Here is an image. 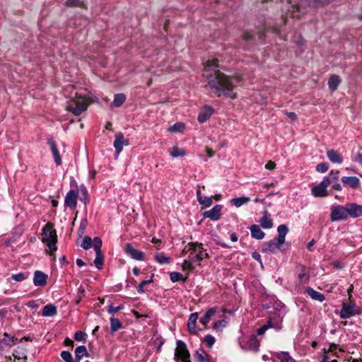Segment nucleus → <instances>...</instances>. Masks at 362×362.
Wrapping results in <instances>:
<instances>
[{
	"label": "nucleus",
	"instance_id": "f257e3e1",
	"mask_svg": "<svg viewBox=\"0 0 362 362\" xmlns=\"http://www.w3.org/2000/svg\"><path fill=\"white\" fill-rule=\"evenodd\" d=\"M217 59L208 60L204 64V76L207 78L208 85L217 96L221 95L235 98L236 94L233 92L235 83L240 81V76H228L218 69Z\"/></svg>",
	"mask_w": 362,
	"mask_h": 362
},
{
	"label": "nucleus",
	"instance_id": "f03ea898",
	"mask_svg": "<svg viewBox=\"0 0 362 362\" xmlns=\"http://www.w3.org/2000/svg\"><path fill=\"white\" fill-rule=\"evenodd\" d=\"M42 236V241L52 252L57 250V235L53 223L49 222L43 227Z\"/></svg>",
	"mask_w": 362,
	"mask_h": 362
},
{
	"label": "nucleus",
	"instance_id": "7ed1b4c3",
	"mask_svg": "<svg viewBox=\"0 0 362 362\" xmlns=\"http://www.w3.org/2000/svg\"><path fill=\"white\" fill-rule=\"evenodd\" d=\"M88 103L87 99L81 95H76L69 102L66 110L74 115L79 116L87 110Z\"/></svg>",
	"mask_w": 362,
	"mask_h": 362
},
{
	"label": "nucleus",
	"instance_id": "20e7f679",
	"mask_svg": "<svg viewBox=\"0 0 362 362\" xmlns=\"http://www.w3.org/2000/svg\"><path fill=\"white\" fill-rule=\"evenodd\" d=\"M187 251H189V259L192 262H200L203 259L208 257V254L204 249L202 243L192 242L187 244Z\"/></svg>",
	"mask_w": 362,
	"mask_h": 362
},
{
	"label": "nucleus",
	"instance_id": "39448f33",
	"mask_svg": "<svg viewBox=\"0 0 362 362\" xmlns=\"http://www.w3.org/2000/svg\"><path fill=\"white\" fill-rule=\"evenodd\" d=\"M361 314V310L353 301L349 303H344L339 312V316L341 319H347L351 317L358 315Z\"/></svg>",
	"mask_w": 362,
	"mask_h": 362
},
{
	"label": "nucleus",
	"instance_id": "423d86ee",
	"mask_svg": "<svg viewBox=\"0 0 362 362\" xmlns=\"http://www.w3.org/2000/svg\"><path fill=\"white\" fill-rule=\"evenodd\" d=\"M346 204L332 206L330 213V221L332 222L344 221L349 217Z\"/></svg>",
	"mask_w": 362,
	"mask_h": 362
},
{
	"label": "nucleus",
	"instance_id": "0eeeda50",
	"mask_svg": "<svg viewBox=\"0 0 362 362\" xmlns=\"http://www.w3.org/2000/svg\"><path fill=\"white\" fill-rule=\"evenodd\" d=\"M190 358V354L187 349L186 344L182 340L177 341V347L175 349V360L179 362L180 360L184 361Z\"/></svg>",
	"mask_w": 362,
	"mask_h": 362
},
{
	"label": "nucleus",
	"instance_id": "6e6552de",
	"mask_svg": "<svg viewBox=\"0 0 362 362\" xmlns=\"http://www.w3.org/2000/svg\"><path fill=\"white\" fill-rule=\"evenodd\" d=\"M284 243H279L278 238H274L269 241L264 243L262 251L265 253H276L278 252Z\"/></svg>",
	"mask_w": 362,
	"mask_h": 362
},
{
	"label": "nucleus",
	"instance_id": "1a4fd4ad",
	"mask_svg": "<svg viewBox=\"0 0 362 362\" xmlns=\"http://www.w3.org/2000/svg\"><path fill=\"white\" fill-rule=\"evenodd\" d=\"M329 186L328 180H322L321 182L313 187L311 189L312 194L315 197H325L327 196V188Z\"/></svg>",
	"mask_w": 362,
	"mask_h": 362
},
{
	"label": "nucleus",
	"instance_id": "9d476101",
	"mask_svg": "<svg viewBox=\"0 0 362 362\" xmlns=\"http://www.w3.org/2000/svg\"><path fill=\"white\" fill-rule=\"evenodd\" d=\"M124 252L134 259L140 261L144 259V253L142 251L134 248L130 243H127L125 245Z\"/></svg>",
	"mask_w": 362,
	"mask_h": 362
},
{
	"label": "nucleus",
	"instance_id": "9b49d317",
	"mask_svg": "<svg viewBox=\"0 0 362 362\" xmlns=\"http://www.w3.org/2000/svg\"><path fill=\"white\" fill-rule=\"evenodd\" d=\"M335 0H301L300 3L296 6L297 10L304 5H308L313 7L324 6L328 5Z\"/></svg>",
	"mask_w": 362,
	"mask_h": 362
},
{
	"label": "nucleus",
	"instance_id": "f8f14e48",
	"mask_svg": "<svg viewBox=\"0 0 362 362\" xmlns=\"http://www.w3.org/2000/svg\"><path fill=\"white\" fill-rule=\"evenodd\" d=\"M129 144V140L124 139V134L122 132L116 134L113 145L117 154H119L124 146H128Z\"/></svg>",
	"mask_w": 362,
	"mask_h": 362
},
{
	"label": "nucleus",
	"instance_id": "ddd939ff",
	"mask_svg": "<svg viewBox=\"0 0 362 362\" xmlns=\"http://www.w3.org/2000/svg\"><path fill=\"white\" fill-rule=\"evenodd\" d=\"M77 197L78 194L75 190H69L64 199V206L72 209H76L77 206Z\"/></svg>",
	"mask_w": 362,
	"mask_h": 362
},
{
	"label": "nucleus",
	"instance_id": "4468645a",
	"mask_svg": "<svg viewBox=\"0 0 362 362\" xmlns=\"http://www.w3.org/2000/svg\"><path fill=\"white\" fill-rule=\"evenodd\" d=\"M222 209V206L220 204L215 205L211 209L206 211L203 213L204 218H208L211 221H218L220 219Z\"/></svg>",
	"mask_w": 362,
	"mask_h": 362
},
{
	"label": "nucleus",
	"instance_id": "2eb2a0df",
	"mask_svg": "<svg viewBox=\"0 0 362 362\" xmlns=\"http://www.w3.org/2000/svg\"><path fill=\"white\" fill-rule=\"evenodd\" d=\"M47 144L50 147L51 152L53 155L54 163L57 165H61L62 163V158L59 154L57 146L53 138L50 137L47 139Z\"/></svg>",
	"mask_w": 362,
	"mask_h": 362
},
{
	"label": "nucleus",
	"instance_id": "dca6fc26",
	"mask_svg": "<svg viewBox=\"0 0 362 362\" xmlns=\"http://www.w3.org/2000/svg\"><path fill=\"white\" fill-rule=\"evenodd\" d=\"M348 216L352 218H357L362 216V205L356 203H347Z\"/></svg>",
	"mask_w": 362,
	"mask_h": 362
},
{
	"label": "nucleus",
	"instance_id": "f3484780",
	"mask_svg": "<svg viewBox=\"0 0 362 362\" xmlns=\"http://www.w3.org/2000/svg\"><path fill=\"white\" fill-rule=\"evenodd\" d=\"M214 113V109L210 105H204L200 111L197 119L200 123L206 122Z\"/></svg>",
	"mask_w": 362,
	"mask_h": 362
},
{
	"label": "nucleus",
	"instance_id": "a211bd4d",
	"mask_svg": "<svg viewBox=\"0 0 362 362\" xmlns=\"http://www.w3.org/2000/svg\"><path fill=\"white\" fill-rule=\"evenodd\" d=\"M47 278L44 272L37 270L34 273L33 284L35 286H44L47 284Z\"/></svg>",
	"mask_w": 362,
	"mask_h": 362
},
{
	"label": "nucleus",
	"instance_id": "6ab92c4d",
	"mask_svg": "<svg viewBox=\"0 0 362 362\" xmlns=\"http://www.w3.org/2000/svg\"><path fill=\"white\" fill-rule=\"evenodd\" d=\"M198 319V314L197 313H192L189 315L188 322H187V327L188 330L190 334H197L199 329L197 328V321Z\"/></svg>",
	"mask_w": 362,
	"mask_h": 362
},
{
	"label": "nucleus",
	"instance_id": "aec40b11",
	"mask_svg": "<svg viewBox=\"0 0 362 362\" xmlns=\"http://www.w3.org/2000/svg\"><path fill=\"white\" fill-rule=\"evenodd\" d=\"M341 182L344 185H347L354 189L359 188L361 185L360 180L355 176H344L341 178Z\"/></svg>",
	"mask_w": 362,
	"mask_h": 362
},
{
	"label": "nucleus",
	"instance_id": "412c9836",
	"mask_svg": "<svg viewBox=\"0 0 362 362\" xmlns=\"http://www.w3.org/2000/svg\"><path fill=\"white\" fill-rule=\"evenodd\" d=\"M297 278L300 283H307L310 279V275L306 272V267L302 264L296 267Z\"/></svg>",
	"mask_w": 362,
	"mask_h": 362
},
{
	"label": "nucleus",
	"instance_id": "4be33fe9",
	"mask_svg": "<svg viewBox=\"0 0 362 362\" xmlns=\"http://www.w3.org/2000/svg\"><path fill=\"white\" fill-rule=\"evenodd\" d=\"M327 156L329 160L333 163L341 164L343 162V158L341 155L334 149L327 150Z\"/></svg>",
	"mask_w": 362,
	"mask_h": 362
},
{
	"label": "nucleus",
	"instance_id": "5701e85b",
	"mask_svg": "<svg viewBox=\"0 0 362 362\" xmlns=\"http://www.w3.org/2000/svg\"><path fill=\"white\" fill-rule=\"evenodd\" d=\"M260 226L264 229H270L273 226V221L269 216V213L267 209H265L263 212V216L259 220Z\"/></svg>",
	"mask_w": 362,
	"mask_h": 362
},
{
	"label": "nucleus",
	"instance_id": "b1692460",
	"mask_svg": "<svg viewBox=\"0 0 362 362\" xmlns=\"http://www.w3.org/2000/svg\"><path fill=\"white\" fill-rule=\"evenodd\" d=\"M217 311V308L216 307H213L207 310L204 316L200 318V322L204 326L206 327L207 324L209 322L211 318L216 314Z\"/></svg>",
	"mask_w": 362,
	"mask_h": 362
},
{
	"label": "nucleus",
	"instance_id": "393cba45",
	"mask_svg": "<svg viewBox=\"0 0 362 362\" xmlns=\"http://www.w3.org/2000/svg\"><path fill=\"white\" fill-rule=\"evenodd\" d=\"M250 230L253 238L257 240H262L264 238L265 233L261 230L258 225H252L250 227Z\"/></svg>",
	"mask_w": 362,
	"mask_h": 362
},
{
	"label": "nucleus",
	"instance_id": "a878e982",
	"mask_svg": "<svg viewBox=\"0 0 362 362\" xmlns=\"http://www.w3.org/2000/svg\"><path fill=\"white\" fill-rule=\"evenodd\" d=\"M305 292L308 296H310L312 299L317 300L319 302H322L325 299L324 294L314 290L311 287H308L305 290Z\"/></svg>",
	"mask_w": 362,
	"mask_h": 362
},
{
	"label": "nucleus",
	"instance_id": "bb28decb",
	"mask_svg": "<svg viewBox=\"0 0 362 362\" xmlns=\"http://www.w3.org/2000/svg\"><path fill=\"white\" fill-rule=\"evenodd\" d=\"M17 340L18 339L15 338L14 336L10 335L8 333L5 332L4 334V338L1 339V343L3 345L11 347L14 344H16Z\"/></svg>",
	"mask_w": 362,
	"mask_h": 362
},
{
	"label": "nucleus",
	"instance_id": "cd10ccee",
	"mask_svg": "<svg viewBox=\"0 0 362 362\" xmlns=\"http://www.w3.org/2000/svg\"><path fill=\"white\" fill-rule=\"evenodd\" d=\"M57 314V307L52 304H47L44 306L42 315L44 317H52Z\"/></svg>",
	"mask_w": 362,
	"mask_h": 362
},
{
	"label": "nucleus",
	"instance_id": "c85d7f7f",
	"mask_svg": "<svg viewBox=\"0 0 362 362\" xmlns=\"http://www.w3.org/2000/svg\"><path fill=\"white\" fill-rule=\"evenodd\" d=\"M277 231L279 233V235L276 238L279 239V243H285V238L286 234L288 233V228L285 224H281L278 226Z\"/></svg>",
	"mask_w": 362,
	"mask_h": 362
},
{
	"label": "nucleus",
	"instance_id": "c756f323",
	"mask_svg": "<svg viewBox=\"0 0 362 362\" xmlns=\"http://www.w3.org/2000/svg\"><path fill=\"white\" fill-rule=\"evenodd\" d=\"M194 358L198 362H209V355L203 349L197 351Z\"/></svg>",
	"mask_w": 362,
	"mask_h": 362
},
{
	"label": "nucleus",
	"instance_id": "7c9ffc66",
	"mask_svg": "<svg viewBox=\"0 0 362 362\" xmlns=\"http://www.w3.org/2000/svg\"><path fill=\"white\" fill-rule=\"evenodd\" d=\"M341 83V78L338 75H332L330 76L328 81V86L332 90L337 89L339 85Z\"/></svg>",
	"mask_w": 362,
	"mask_h": 362
},
{
	"label": "nucleus",
	"instance_id": "2f4dec72",
	"mask_svg": "<svg viewBox=\"0 0 362 362\" xmlns=\"http://www.w3.org/2000/svg\"><path fill=\"white\" fill-rule=\"evenodd\" d=\"M76 361L79 362L83 356H88L87 349L85 346H79L75 349Z\"/></svg>",
	"mask_w": 362,
	"mask_h": 362
},
{
	"label": "nucleus",
	"instance_id": "473e14b6",
	"mask_svg": "<svg viewBox=\"0 0 362 362\" xmlns=\"http://www.w3.org/2000/svg\"><path fill=\"white\" fill-rule=\"evenodd\" d=\"M126 100V95L124 93H117L114 96L113 102L111 105L114 107H121Z\"/></svg>",
	"mask_w": 362,
	"mask_h": 362
},
{
	"label": "nucleus",
	"instance_id": "72a5a7b5",
	"mask_svg": "<svg viewBox=\"0 0 362 362\" xmlns=\"http://www.w3.org/2000/svg\"><path fill=\"white\" fill-rule=\"evenodd\" d=\"M276 357L281 362H296L295 360L290 356L288 352L281 351L276 354Z\"/></svg>",
	"mask_w": 362,
	"mask_h": 362
},
{
	"label": "nucleus",
	"instance_id": "f704fd0d",
	"mask_svg": "<svg viewBox=\"0 0 362 362\" xmlns=\"http://www.w3.org/2000/svg\"><path fill=\"white\" fill-rule=\"evenodd\" d=\"M247 345L249 349L253 351H257L259 350V342L255 335L250 337Z\"/></svg>",
	"mask_w": 362,
	"mask_h": 362
},
{
	"label": "nucleus",
	"instance_id": "c9c22d12",
	"mask_svg": "<svg viewBox=\"0 0 362 362\" xmlns=\"http://www.w3.org/2000/svg\"><path fill=\"white\" fill-rule=\"evenodd\" d=\"M250 200V197H240L232 199L230 202L236 207H240L242 205L249 202Z\"/></svg>",
	"mask_w": 362,
	"mask_h": 362
},
{
	"label": "nucleus",
	"instance_id": "e433bc0d",
	"mask_svg": "<svg viewBox=\"0 0 362 362\" xmlns=\"http://www.w3.org/2000/svg\"><path fill=\"white\" fill-rule=\"evenodd\" d=\"M110 320V330H111L112 334H113L117 330H118L122 327V324L119 320V319L115 318V317H111Z\"/></svg>",
	"mask_w": 362,
	"mask_h": 362
},
{
	"label": "nucleus",
	"instance_id": "4c0bfd02",
	"mask_svg": "<svg viewBox=\"0 0 362 362\" xmlns=\"http://www.w3.org/2000/svg\"><path fill=\"white\" fill-rule=\"evenodd\" d=\"M155 259L160 264H168L170 262V257H167L163 252L156 253Z\"/></svg>",
	"mask_w": 362,
	"mask_h": 362
},
{
	"label": "nucleus",
	"instance_id": "58836bf2",
	"mask_svg": "<svg viewBox=\"0 0 362 362\" xmlns=\"http://www.w3.org/2000/svg\"><path fill=\"white\" fill-rule=\"evenodd\" d=\"M339 177V170H331L328 175V176L325 177L323 180H328L329 185L335 181H337Z\"/></svg>",
	"mask_w": 362,
	"mask_h": 362
},
{
	"label": "nucleus",
	"instance_id": "ea45409f",
	"mask_svg": "<svg viewBox=\"0 0 362 362\" xmlns=\"http://www.w3.org/2000/svg\"><path fill=\"white\" fill-rule=\"evenodd\" d=\"M185 155V150L183 148H180L177 146H173L170 152V156L173 158L182 157Z\"/></svg>",
	"mask_w": 362,
	"mask_h": 362
},
{
	"label": "nucleus",
	"instance_id": "a19ab883",
	"mask_svg": "<svg viewBox=\"0 0 362 362\" xmlns=\"http://www.w3.org/2000/svg\"><path fill=\"white\" fill-rule=\"evenodd\" d=\"M94 264L95 267L100 269L103 267V265L104 264V256L101 252H95V258L94 259Z\"/></svg>",
	"mask_w": 362,
	"mask_h": 362
},
{
	"label": "nucleus",
	"instance_id": "79ce46f5",
	"mask_svg": "<svg viewBox=\"0 0 362 362\" xmlns=\"http://www.w3.org/2000/svg\"><path fill=\"white\" fill-rule=\"evenodd\" d=\"M79 192L81 194V197H80V200L83 202L85 204L88 203L89 198L88 191L84 186H81L78 189Z\"/></svg>",
	"mask_w": 362,
	"mask_h": 362
},
{
	"label": "nucleus",
	"instance_id": "37998d69",
	"mask_svg": "<svg viewBox=\"0 0 362 362\" xmlns=\"http://www.w3.org/2000/svg\"><path fill=\"white\" fill-rule=\"evenodd\" d=\"M170 279L173 282L177 281H185L186 279L183 277V275L181 273L177 272H173L170 274Z\"/></svg>",
	"mask_w": 362,
	"mask_h": 362
},
{
	"label": "nucleus",
	"instance_id": "c03bdc74",
	"mask_svg": "<svg viewBox=\"0 0 362 362\" xmlns=\"http://www.w3.org/2000/svg\"><path fill=\"white\" fill-rule=\"evenodd\" d=\"M102 240L99 237H95L92 240V245L95 251V252H101V247H102Z\"/></svg>",
	"mask_w": 362,
	"mask_h": 362
},
{
	"label": "nucleus",
	"instance_id": "a18cd8bd",
	"mask_svg": "<svg viewBox=\"0 0 362 362\" xmlns=\"http://www.w3.org/2000/svg\"><path fill=\"white\" fill-rule=\"evenodd\" d=\"M61 357L65 362H77L72 357L71 354L68 351L61 352Z\"/></svg>",
	"mask_w": 362,
	"mask_h": 362
},
{
	"label": "nucleus",
	"instance_id": "49530a36",
	"mask_svg": "<svg viewBox=\"0 0 362 362\" xmlns=\"http://www.w3.org/2000/svg\"><path fill=\"white\" fill-rule=\"evenodd\" d=\"M92 239L89 236H85L81 245V247L84 250H88L92 247Z\"/></svg>",
	"mask_w": 362,
	"mask_h": 362
},
{
	"label": "nucleus",
	"instance_id": "de8ad7c7",
	"mask_svg": "<svg viewBox=\"0 0 362 362\" xmlns=\"http://www.w3.org/2000/svg\"><path fill=\"white\" fill-rule=\"evenodd\" d=\"M28 275H29V273H28V272H26V273L21 272L18 274H13L11 276V279L16 281H22L25 280V279H27Z\"/></svg>",
	"mask_w": 362,
	"mask_h": 362
},
{
	"label": "nucleus",
	"instance_id": "09e8293b",
	"mask_svg": "<svg viewBox=\"0 0 362 362\" xmlns=\"http://www.w3.org/2000/svg\"><path fill=\"white\" fill-rule=\"evenodd\" d=\"M199 203L204 207H209L212 205L213 201L211 197H203L202 199L199 201Z\"/></svg>",
	"mask_w": 362,
	"mask_h": 362
},
{
	"label": "nucleus",
	"instance_id": "8fccbe9b",
	"mask_svg": "<svg viewBox=\"0 0 362 362\" xmlns=\"http://www.w3.org/2000/svg\"><path fill=\"white\" fill-rule=\"evenodd\" d=\"M185 129V124L182 122L175 123L174 125L169 128L171 132H182Z\"/></svg>",
	"mask_w": 362,
	"mask_h": 362
},
{
	"label": "nucleus",
	"instance_id": "3c124183",
	"mask_svg": "<svg viewBox=\"0 0 362 362\" xmlns=\"http://www.w3.org/2000/svg\"><path fill=\"white\" fill-rule=\"evenodd\" d=\"M87 224H88V222H87L86 219L84 218V219L81 220L80 226H79V228L78 229V232H77L78 235L79 237H82L83 235L84 234Z\"/></svg>",
	"mask_w": 362,
	"mask_h": 362
},
{
	"label": "nucleus",
	"instance_id": "603ef678",
	"mask_svg": "<svg viewBox=\"0 0 362 362\" xmlns=\"http://www.w3.org/2000/svg\"><path fill=\"white\" fill-rule=\"evenodd\" d=\"M66 5L67 6L84 7V4L80 0H67Z\"/></svg>",
	"mask_w": 362,
	"mask_h": 362
},
{
	"label": "nucleus",
	"instance_id": "864d4df0",
	"mask_svg": "<svg viewBox=\"0 0 362 362\" xmlns=\"http://www.w3.org/2000/svg\"><path fill=\"white\" fill-rule=\"evenodd\" d=\"M153 274H152L151 278H153ZM152 282H153V279H151L150 280H144V281H142L139 284V285L138 286V287H137V291H138V293H144V287L146 285H147V284H151V283H152Z\"/></svg>",
	"mask_w": 362,
	"mask_h": 362
},
{
	"label": "nucleus",
	"instance_id": "5fc2aeb1",
	"mask_svg": "<svg viewBox=\"0 0 362 362\" xmlns=\"http://www.w3.org/2000/svg\"><path fill=\"white\" fill-rule=\"evenodd\" d=\"M194 262H192L189 259V260L185 259L182 263V269L183 270H188V271H192L194 267L192 265V263Z\"/></svg>",
	"mask_w": 362,
	"mask_h": 362
},
{
	"label": "nucleus",
	"instance_id": "6e6d98bb",
	"mask_svg": "<svg viewBox=\"0 0 362 362\" xmlns=\"http://www.w3.org/2000/svg\"><path fill=\"white\" fill-rule=\"evenodd\" d=\"M227 325V322L225 320H220L214 323L213 329L216 331H220L219 327H224Z\"/></svg>",
	"mask_w": 362,
	"mask_h": 362
},
{
	"label": "nucleus",
	"instance_id": "4d7b16f0",
	"mask_svg": "<svg viewBox=\"0 0 362 362\" xmlns=\"http://www.w3.org/2000/svg\"><path fill=\"white\" fill-rule=\"evenodd\" d=\"M329 169V165L327 163H320L316 166V170L319 173H325Z\"/></svg>",
	"mask_w": 362,
	"mask_h": 362
},
{
	"label": "nucleus",
	"instance_id": "13d9d810",
	"mask_svg": "<svg viewBox=\"0 0 362 362\" xmlns=\"http://www.w3.org/2000/svg\"><path fill=\"white\" fill-rule=\"evenodd\" d=\"M204 341L206 346L211 348L215 343V338L211 334H207L204 338Z\"/></svg>",
	"mask_w": 362,
	"mask_h": 362
},
{
	"label": "nucleus",
	"instance_id": "bf43d9fd",
	"mask_svg": "<svg viewBox=\"0 0 362 362\" xmlns=\"http://www.w3.org/2000/svg\"><path fill=\"white\" fill-rule=\"evenodd\" d=\"M86 335L82 331H77L74 334V339L78 341H84Z\"/></svg>",
	"mask_w": 362,
	"mask_h": 362
},
{
	"label": "nucleus",
	"instance_id": "052dcab7",
	"mask_svg": "<svg viewBox=\"0 0 362 362\" xmlns=\"http://www.w3.org/2000/svg\"><path fill=\"white\" fill-rule=\"evenodd\" d=\"M242 38L244 41L249 42L254 39V35L250 32L246 31L243 34Z\"/></svg>",
	"mask_w": 362,
	"mask_h": 362
},
{
	"label": "nucleus",
	"instance_id": "680f3d73",
	"mask_svg": "<svg viewBox=\"0 0 362 362\" xmlns=\"http://www.w3.org/2000/svg\"><path fill=\"white\" fill-rule=\"evenodd\" d=\"M123 309V306L121 305V306H117V307H115V306H112V305H110L108 307V309H107V312L110 313V314H115L117 312H118L119 310Z\"/></svg>",
	"mask_w": 362,
	"mask_h": 362
},
{
	"label": "nucleus",
	"instance_id": "e2e57ef3",
	"mask_svg": "<svg viewBox=\"0 0 362 362\" xmlns=\"http://www.w3.org/2000/svg\"><path fill=\"white\" fill-rule=\"evenodd\" d=\"M269 327H273L272 325H264L263 326H262L261 327H259L257 331V334L259 335H262L264 334V332H266V330L268 329V328Z\"/></svg>",
	"mask_w": 362,
	"mask_h": 362
},
{
	"label": "nucleus",
	"instance_id": "0e129e2a",
	"mask_svg": "<svg viewBox=\"0 0 362 362\" xmlns=\"http://www.w3.org/2000/svg\"><path fill=\"white\" fill-rule=\"evenodd\" d=\"M13 356L18 359H26L27 356L24 352L16 351L13 354Z\"/></svg>",
	"mask_w": 362,
	"mask_h": 362
},
{
	"label": "nucleus",
	"instance_id": "69168bd1",
	"mask_svg": "<svg viewBox=\"0 0 362 362\" xmlns=\"http://www.w3.org/2000/svg\"><path fill=\"white\" fill-rule=\"evenodd\" d=\"M28 307L33 308V309H37L39 307V304L35 300H30L27 303Z\"/></svg>",
	"mask_w": 362,
	"mask_h": 362
},
{
	"label": "nucleus",
	"instance_id": "338daca9",
	"mask_svg": "<svg viewBox=\"0 0 362 362\" xmlns=\"http://www.w3.org/2000/svg\"><path fill=\"white\" fill-rule=\"evenodd\" d=\"M276 167V163L274 161L269 160L266 165L265 168L268 170H273Z\"/></svg>",
	"mask_w": 362,
	"mask_h": 362
},
{
	"label": "nucleus",
	"instance_id": "774afa93",
	"mask_svg": "<svg viewBox=\"0 0 362 362\" xmlns=\"http://www.w3.org/2000/svg\"><path fill=\"white\" fill-rule=\"evenodd\" d=\"M354 160L357 162V163H360V164H362V153H357L354 156Z\"/></svg>",
	"mask_w": 362,
	"mask_h": 362
}]
</instances>
